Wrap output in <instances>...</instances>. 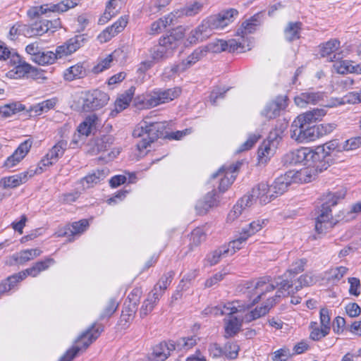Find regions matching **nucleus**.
<instances>
[{"label":"nucleus","instance_id":"nucleus-62","mask_svg":"<svg viewBox=\"0 0 361 361\" xmlns=\"http://www.w3.org/2000/svg\"><path fill=\"white\" fill-rule=\"evenodd\" d=\"M247 239V235H243L240 232L239 236L236 239L231 241L228 243V245L226 246L230 248L229 255H232L236 252V250H239L242 247V244L245 243Z\"/></svg>","mask_w":361,"mask_h":361},{"label":"nucleus","instance_id":"nucleus-39","mask_svg":"<svg viewBox=\"0 0 361 361\" xmlns=\"http://www.w3.org/2000/svg\"><path fill=\"white\" fill-rule=\"evenodd\" d=\"M58 52L59 47H56V52L51 51H40V53L38 54L37 56H35V59H33V61L39 65L42 66L51 64L55 61L56 59H60Z\"/></svg>","mask_w":361,"mask_h":361},{"label":"nucleus","instance_id":"nucleus-2","mask_svg":"<svg viewBox=\"0 0 361 361\" xmlns=\"http://www.w3.org/2000/svg\"><path fill=\"white\" fill-rule=\"evenodd\" d=\"M103 331L104 326L102 325L96 326V324H92L75 340L76 345L68 350L59 361H72L81 350L87 349L99 336Z\"/></svg>","mask_w":361,"mask_h":361},{"label":"nucleus","instance_id":"nucleus-7","mask_svg":"<svg viewBox=\"0 0 361 361\" xmlns=\"http://www.w3.org/2000/svg\"><path fill=\"white\" fill-rule=\"evenodd\" d=\"M10 63L14 66L13 69L8 72L11 76L16 78L23 77L36 78L39 75L37 68L23 61L18 53H15V54L12 56Z\"/></svg>","mask_w":361,"mask_h":361},{"label":"nucleus","instance_id":"nucleus-28","mask_svg":"<svg viewBox=\"0 0 361 361\" xmlns=\"http://www.w3.org/2000/svg\"><path fill=\"white\" fill-rule=\"evenodd\" d=\"M89 226L87 219H81L79 221L73 222L71 225H67L60 231L59 236L73 237L77 234L84 232Z\"/></svg>","mask_w":361,"mask_h":361},{"label":"nucleus","instance_id":"nucleus-45","mask_svg":"<svg viewBox=\"0 0 361 361\" xmlns=\"http://www.w3.org/2000/svg\"><path fill=\"white\" fill-rule=\"evenodd\" d=\"M202 7V6L200 4L195 2L192 4L182 8L180 10L172 12L171 16H173V18H179L183 16H192L197 14L201 10Z\"/></svg>","mask_w":361,"mask_h":361},{"label":"nucleus","instance_id":"nucleus-42","mask_svg":"<svg viewBox=\"0 0 361 361\" xmlns=\"http://www.w3.org/2000/svg\"><path fill=\"white\" fill-rule=\"evenodd\" d=\"M237 312L236 307H226V305L221 306H214V307H208L205 308L202 314L204 315H224V314H233Z\"/></svg>","mask_w":361,"mask_h":361},{"label":"nucleus","instance_id":"nucleus-22","mask_svg":"<svg viewBox=\"0 0 361 361\" xmlns=\"http://www.w3.org/2000/svg\"><path fill=\"white\" fill-rule=\"evenodd\" d=\"M323 92L309 90L295 96L294 102L298 106L304 108L306 107L307 104H317L323 100Z\"/></svg>","mask_w":361,"mask_h":361},{"label":"nucleus","instance_id":"nucleus-23","mask_svg":"<svg viewBox=\"0 0 361 361\" xmlns=\"http://www.w3.org/2000/svg\"><path fill=\"white\" fill-rule=\"evenodd\" d=\"M219 200L216 198V191L212 190L209 192L202 199L199 200L195 205L197 213L200 215L206 214L209 209L216 207Z\"/></svg>","mask_w":361,"mask_h":361},{"label":"nucleus","instance_id":"nucleus-13","mask_svg":"<svg viewBox=\"0 0 361 361\" xmlns=\"http://www.w3.org/2000/svg\"><path fill=\"white\" fill-rule=\"evenodd\" d=\"M244 197L250 198L251 205L257 200L261 204H266L274 199V193L269 192V185L266 183H259L252 189L250 193Z\"/></svg>","mask_w":361,"mask_h":361},{"label":"nucleus","instance_id":"nucleus-53","mask_svg":"<svg viewBox=\"0 0 361 361\" xmlns=\"http://www.w3.org/2000/svg\"><path fill=\"white\" fill-rule=\"evenodd\" d=\"M12 262L10 264H23L25 262L32 259L30 252L28 250H22L20 252L16 253L11 257Z\"/></svg>","mask_w":361,"mask_h":361},{"label":"nucleus","instance_id":"nucleus-64","mask_svg":"<svg viewBox=\"0 0 361 361\" xmlns=\"http://www.w3.org/2000/svg\"><path fill=\"white\" fill-rule=\"evenodd\" d=\"M293 355L290 350L286 348H282L276 350L273 353V361H288V360Z\"/></svg>","mask_w":361,"mask_h":361},{"label":"nucleus","instance_id":"nucleus-18","mask_svg":"<svg viewBox=\"0 0 361 361\" xmlns=\"http://www.w3.org/2000/svg\"><path fill=\"white\" fill-rule=\"evenodd\" d=\"M37 173V169L35 171H25L13 176L2 178L0 180V185L5 189L15 188L25 183L28 180L29 177L33 176Z\"/></svg>","mask_w":361,"mask_h":361},{"label":"nucleus","instance_id":"nucleus-47","mask_svg":"<svg viewBox=\"0 0 361 361\" xmlns=\"http://www.w3.org/2000/svg\"><path fill=\"white\" fill-rule=\"evenodd\" d=\"M25 109V105L20 102H13L1 106L0 108V114L4 118H8L17 112L23 111Z\"/></svg>","mask_w":361,"mask_h":361},{"label":"nucleus","instance_id":"nucleus-37","mask_svg":"<svg viewBox=\"0 0 361 361\" xmlns=\"http://www.w3.org/2000/svg\"><path fill=\"white\" fill-rule=\"evenodd\" d=\"M78 4L73 0H65L56 4L45 5L46 8L41 6L40 10L42 13H46L47 11L52 12H65L69 8H73Z\"/></svg>","mask_w":361,"mask_h":361},{"label":"nucleus","instance_id":"nucleus-54","mask_svg":"<svg viewBox=\"0 0 361 361\" xmlns=\"http://www.w3.org/2000/svg\"><path fill=\"white\" fill-rule=\"evenodd\" d=\"M206 238V235L202 231V229L200 228H197L194 229L191 233L190 236V249H192V247H197L200 245L202 242L204 241Z\"/></svg>","mask_w":361,"mask_h":361},{"label":"nucleus","instance_id":"nucleus-8","mask_svg":"<svg viewBox=\"0 0 361 361\" xmlns=\"http://www.w3.org/2000/svg\"><path fill=\"white\" fill-rule=\"evenodd\" d=\"M181 93V89L176 87L166 90L155 89L149 95L147 104L151 106H157L159 104L169 102L177 98Z\"/></svg>","mask_w":361,"mask_h":361},{"label":"nucleus","instance_id":"nucleus-15","mask_svg":"<svg viewBox=\"0 0 361 361\" xmlns=\"http://www.w3.org/2000/svg\"><path fill=\"white\" fill-rule=\"evenodd\" d=\"M290 131L291 137L300 142H310L319 138L315 125L291 127Z\"/></svg>","mask_w":361,"mask_h":361},{"label":"nucleus","instance_id":"nucleus-40","mask_svg":"<svg viewBox=\"0 0 361 361\" xmlns=\"http://www.w3.org/2000/svg\"><path fill=\"white\" fill-rule=\"evenodd\" d=\"M86 75V71L81 64H76L66 69L63 78L67 81H72L76 78H82Z\"/></svg>","mask_w":361,"mask_h":361},{"label":"nucleus","instance_id":"nucleus-36","mask_svg":"<svg viewBox=\"0 0 361 361\" xmlns=\"http://www.w3.org/2000/svg\"><path fill=\"white\" fill-rule=\"evenodd\" d=\"M24 279H25V274L23 272H18L7 277L5 281L0 283V295L13 288L18 283Z\"/></svg>","mask_w":361,"mask_h":361},{"label":"nucleus","instance_id":"nucleus-43","mask_svg":"<svg viewBox=\"0 0 361 361\" xmlns=\"http://www.w3.org/2000/svg\"><path fill=\"white\" fill-rule=\"evenodd\" d=\"M258 20L256 16L251 17L249 20L243 22L237 30V35L244 37L245 35L251 34L255 32L258 25Z\"/></svg>","mask_w":361,"mask_h":361},{"label":"nucleus","instance_id":"nucleus-27","mask_svg":"<svg viewBox=\"0 0 361 361\" xmlns=\"http://www.w3.org/2000/svg\"><path fill=\"white\" fill-rule=\"evenodd\" d=\"M135 87H131L124 94H121L115 102L114 109L111 110L110 116L115 117L118 113L126 109L131 102L134 92Z\"/></svg>","mask_w":361,"mask_h":361},{"label":"nucleus","instance_id":"nucleus-1","mask_svg":"<svg viewBox=\"0 0 361 361\" xmlns=\"http://www.w3.org/2000/svg\"><path fill=\"white\" fill-rule=\"evenodd\" d=\"M168 123L164 122H148L142 121L133 130L134 137H142V140L137 144V149L140 151L145 149L151 143L159 137L166 136V128Z\"/></svg>","mask_w":361,"mask_h":361},{"label":"nucleus","instance_id":"nucleus-61","mask_svg":"<svg viewBox=\"0 0 361 361\" xmlns=\"http://www.w3.org/2000/svg\"><path fill=\"white\" fill-rule=\"evenodd\" d=\"M314 325H317V323L312 322L310 324V327L313 329L310 333V338L313 341H319L329 334L330 331L328 330V328H323V326H321V329L318 327L313 328Z\"/></svg>","mask_w":361,"mask_h":361},{"label":"nucleus","instance_id":"nucleus-19","mask_svg":"<svg viewBox=\"0 0 361 361\" xmlns=\"http://www.w3.org/2000/svg\"><path fill=\"white\" fill-rule=\"evenodd\" d=\"M277 279L280 281H276L274 283L276 288L278 287V290H276L275 295L271 298L276 299V303L281 297L288 296L295 293L291 292L292 290H295L292 277L288 276L287 274H285L283 276L278 277Z\"/></svg>","mask_w":361,"mask_h":361},{"label":"nucleus","instance_id":"nucleus-12","mask_svg":"<svg viewBox=\"0 0 361 361\" xmlns=\"http://www.w3.org/2000/svg\"><path fill=\"white\" fill-rule=\"evenodd\" d=\"M87 42V35H77L70 38L63 44L59 46V58H63L75 52Z\"/></svg>","mask_w":361,"mask_h":361},{"label":"nucleus","instance_id":"nucleus-38","mask_svg":"<svg viewBox=\"0 0 361 361\" xmlns=\"http://www.w3.org/2000/svg\"><path fill=\"white\" fill-rule=\"evenodd\" d=\"M242 326V321L236 317H233L228 320H225V338H228L235 336Z\"/></svg>","mask_w":361,"mask_h":361},{"label":"nucleus","instance_id":"nucleus-63","mask_svg":"<svg viewBox=\"0 0 361 361\" xmlns=\"http://www.w3.org/2000/svg\"><path fill=\"white\" fill-rule=\"evenodd\" d=\"M263 224L264 221L262 222L259 220L254 221L251 222L247 227L243 228L241 233L243 235H247L248 238L250 236L260 231L262 228Z\"/></svg>","mask_w":361,"mask_h":361},{"label":"nucleus","instance_id":"nucleus-11","mask_svg":"<svg viewBox=\"0 0 361 361\" xmlns=\"http://www.w3.org/2000/svg\"><path fill=\"white\" fill-rule=\"evenodd\" d=\"M310 148L302 147L285 154L283 157V162L287 165L302 164L304 166H310Z\"/></svg>","mask_w":361,"mask_h":361},{"label":"nucleus","instance_id":"nucleus-44","mask_svg":"<svg viewBox=\"0 0 361 361\" xmlns=\"http://www.w3.org/2000/svg\"><path fill=\"white\" fill-rule=\"evenodd\" d=\"M49 23H52V21L47 19L41 20L39 22H36L32 26H30L27 32L30 36L42 35L50 29Z\"/></svg>","mask_w":361,"mask_h":361},{"label":"nucleus","instance_id":"nucleus-25","mask_svg":"<svg viewBox=\"0 0 361 361\" xmlns=\"http://www.w3.org/2000/svg\"><path fill=\"white\" fill-rule=\"evenodd\" d=\"M211 35L212 33L209 32V30L202 22L200 25L190 32L187 42L190 45L197 44L207 39Z\"/></svg>","mask_w":361,"mask_h":361},{"label":"nucleus","instance_id":"nucleus-4","mask_svg":"<svg viewBox=\"0 0 361 361\" xmlns=\"http://www.w3.org/2000/svg\"><path fill=\"white\" fill-rule=\"evenodd\" d=\"M183 37L182 33L171 32L170 35L161 37L159 44L151 49L152 58L160 61L169 57L173 51L178 47L179 39Z\"/></svg>","mask_w":361,"mask_h":361},{"label":"nucleus","instance_id":"nucleus-34","mask_svg":"<svg viewBox=\"0 0 361 361\" xmlns=\"http://www.w3.org/2000/svg\"><path fill=\"white\" fill-rule=\"evenodd\" d=\"M54 263V259L50 257L47 258L44 260L39 261L35 263L31 267L26 269L21 272L25 274V277L27 276H32L35 277L37 276L41 271L47 269L50 264Z\"/></svg>","mask_w":361,"mask_h":361},{"label":"nucleus","instance_id":"nucleus-30","mask_svg":"<svg viewBox=\"0 0 361 361\" xmlns=\"http://www.w3.org/2000/svg\"><path fill=\"white\" fill-rule=\"evenodd\" d=\"M276 304L275 298L267 299L266 304L261 307H257L245 315V319L250 322L255 320L269 312L270 309Z\"/></svg>","mask_w":361,"mask_h":361},{"label":"nucleus","instance_id":"nucleus-60","mask_svg":"<svg viewBox=\"0 0 361 361\" xmlns=\"http://www.w3.org/2000/svg\"><path fill=\"white\" fill-rule=\"evenodd\" d=\"M173 16L171 13L165 18V20L159 19L155 21L151 25V32L150 34H154L159 32L161 27H166L168 25L173 23Z\"/></svg>","mask_w":361,"mask_h":361},{"label":"nucleus","instance_id":"nucleus-24","mask_svg":"<svg viewBox=\"0 0 361 361\" xmlns=\"http://www.w3.org/2000/svg\"><path fill=\"white\" fill-rule=\"evenodd\" d=\"M319 171L314 166H306L295 172L291 171L293 182L310 183L315 178Z\"/></svg>","mask_w":361,"mask_h":361},{"label":"nucleus","instance_id":"nucleus-21","mask_svg":"<svg viewBox=\"0 0 361 361\" xmlns=\"http://www.w3.org/2000/svg\"><path fill=\"white\" fill-rule=\"evenodd\" d=\"M326 112L322 109H314L312 111H307L303 114L299 115L293 122L291 127L301 126H311L312 123L324 116Z\"/></svg>","mask_w":361,"mask_h":361},{"label":"nucleus","instance_id":"nucleus-57","mask_svg":"<svg viewBox=\"0 0 361 361\" xmlns=\"http://www.w3.org/2000/svg\"><path fill=\"white\" fill-rule=\"evenodd\" d=\"M114 142V137L111 135H104L96 141V149L98 152L107 151Z\"/></svg>","mask_w":361,"mask_h":361},{"label":"nucleus","instance_id":"nucleus-59","mask_svg":"<svg viewBox=\"0 0 361 361\" xmlns=\"http://www.w3.org/2000/svg\"><path fill=\"white\" fill-rule=\"evenodd\" d=\"M241 165H242V163L240 161H238L235 164L231 165L228 167L222 166L216 172L214 173L212 175L211 178L215 179L220 175H222L224 173L226 174V173H228V176H231V175H233V173H234L238 171V169H240Z\"/></svg>","mask_w":361,"mask_h":361},{"label":"nucleus","instance_id":"nucleus-46","mask_svg":"<svg viewBox=\"0 0 361 361\" xmlns=\"http://www.w3.org/2000/svg\"><path fill=\"white\" fill-rule=\"evenodd\" d=\"M250 201L249 197H245L243 196L240 200H238L237 204L233 206L232 211L228 215V219L234 220L237 218L240 214H241L243 209L251 206Z\"/></svg>","mask_w":361,"mask_h":361},{"label":"nucleus","instance_id":"nucleus-51","mask_svg":"<svg viewBox=\"0 0 361 361\" xmlns=\"http://www.w3.org/2000/svg\"><path fill=\"white\" fill-rule=\"evenodd\" d=\"M334 66L336 70L337 73L340 74H346L348 73H358V68L361 71V68H360L359 66L355 67L350 64V63L348 61H340L334 64Z\"/></svg>","mask_w":361,"mask_h":361},{"label":"nucleus","instance_id":"nucleus-52","mask_svg":"<svg viewBox=\"0 0 361 361\" xmlns=\"http://www.w3.org/2000/svg\"><path fill=\"white\" fill-rule=\"evenodd\" d=\"M29 29L30 26L27 25L16 23L11 27L9 37L11 40H15L19 35H29L27 32Z\"/></svg>","mask_w":361,"mask_h":361},{"label":"nucleus","instance_id":"nucleus-26","mask_svg":"<svg viewBox=\"0 0 361 361\" xmlns=\"http://www.w3.org/2000/svg\"><path fill=\"white\" fill-rule=\"evenodd\" d=\"M287 128L288 122L285 120H278L274 128L269 132L266 142L272 144L273 147H277Z\"/></svg>","mask_w":361,"mask_h":361},{"label":"nucleus","instance_id":"nucleus-55","mask_svg":"<svg viewBox=\"0 0 361 361\" xmlns=\"http://www.w3.org/2000/svg\"><path fill=\"white\" fill-rule=\"evenodd\" d=\"M118 307V303L115 299L111 298L102 312L99 315V320H103L106 318H110L113 314L116 311Z\"/></svg>","mask_w":361,"mask_h":361},{"label":"nucleus","instance_id":"nucleus-10","mask_svg":"<svg viewBox=\"0 0 361 361\" xmlns=\"http://www.w3.org/2000/svg\"><path fill=\"white\" fill-rule=\"evenodd\" d=\"M68 146L66 140H59L46 154V156L39 161V173L43 171V167L49 166L57 161L59 157H61Z\"/></svg>","mask_w":361,"mask_h":361},{"label":"nucleus","instance_id":"nucleus-32","mask_svg":"<svg viewBox=\"0 0 361 361\" xmlns=\"http://www.w3.org/2000/svg\"><path fill=\"white\" fill-rule=\"evenodd\" d=\"M230 248L227 247L226 245L219 247L216 250L210 252L206 256L204 262L205 265L214 266L219 263L222 257H226L229 255Z\"/></svg>","mask_w":361,"mask_h":361},{"label":"nucleus","instance_id":"nucleus-14","mask_svg":"<svg viewBox=\"0 0 361 361\" xmlns=\"http://www.w3.org/2000/svg\"><path fill=\"white\" fill-rule=\"evenodd\" d=\"M247 288L253 287L257 296L253 300L252 303H257L262 298V296L267 293L273 291L276 288L275 283L272 282L271 276H264L257 282L250 281L247 283Z\"/></svg>","mask_w":361,"mask_h":361},{"label":"nucleus","instance_id":"nucleus-49","mask_svg":"<svg viewBox=\"0 0 361 361\" xmlns=\"http://www.w3.org/2000/svg\"><path fill=\"white\" fill-rule=\"evenodd\" d=\"M226 41L223 39H215L204 46L203 48L205 50L206 54L207 52L221 53L226 51Z\"/></svg>","mask_w":361,"mask_h":361},{"label":"nucleus","instance_id":"nucleus-31","mask_svg":"<svg viewBox=\"0 0 361 361\" xmlns=\"http://www.w3.org/2000/svg\"><path fill=\"white\" fill-rule=\"evenodd\" d=\"M106 175L107 172L104 169L96 170L82 178L80 183L84 188H92L94 185L103 180L106 178Z\"/></svg>","mask_w":361,"mask_h":361},{"label":"nucleus","instance_id":"nucleus-56","mask_svg":"<svg viewBox=\"0 0 361 361\" xmlns=\"http://www.w3.org/2000/svg\"><path fill=\"white\" fill-rule=\"evenodd\" d=\"M239 350L240 347L236 343L227 342L224 348V355L230 360L237 358Z\"/></svg>","mask_w":361,"mask_h":361},{"label":"nucleus","instance_id":"nucleus-29","mask_svg":"<svg viewBox=\"0 0 361 361\" xmlns=\"http://www.w3.org/2000/svg\"><path fill=\"white\" fill-rule=\"evenodd\" d=\"M176 349V345L173 342H161L153 348L152 356L157 361H164L170 355L171 351Z\"/></svg>","mask_w":361,"mask_h":361},{"label":"nucleus","instance_id":"nucleus-5","mask_svg":"<svg viewBox=\"0 0 361 361\" xmlns=\"http://www.w3.org/2000/svg\"><path fill=\"white\" fill-rule=\"evenodd\" d=\"M82 104L81 109L85 112L99 110L106 106L109 100V96L107 93L97 89L85 91L82 92Z\"/></svg>","mask_w":361,"mask_h":361},{"label":"nucleus","instance_id":"nucleus-35","mask_svg":"<svg viewBox=\"0 0 361 361\" xmlns=\"http://www.w3.org/2000/svg\"><path fill=\"white\" fill-rule=\"evenodd\" d=\"M339 42L336 39L329 40L320 46V55L322 57H327L330 61L337 60L335 51L338 48Z\"/></svg>","mask_w":361,"mask_h":361},{"label":"nucleus","instance_id":"nucleus-41","mask_svg":"<svg viewBox=\"0 0 361 361\" xmlns=\"http://www.w3.org/2000/svg\"><path fill=\"white\" fill-rule=\"evenodd\" d=\"M277 147H273V145L266 141L259 147L257 151L258 159L260 164H266L269 157L274 154Z\"/></svg>","mask_w":361,"mask_h":361},{"label":"nucleus","instance_id":"nucleus-3","mask_svg":"<svg viewBox=\"0 0 361 361\" xmlns=\"http://www.w3.org/2000/svg\"><path fill=\"white\" fill-rule=\"evenodd\" d=\"M338 198L335 194L329 193L326 201L319 208L318 216L315 219V231L317 234H325L336 225L331 207L337 204Z\"/></svg>","mask_w":361,"mask_h":361},{"label":"nucleus","instance_id":"nucleus-48","mask_svg":"<svg viewBox=\"0 0 361 361\" xmlns=\"http://www.w3.org/2000/svg\"><path fill=\"white\" fill-rule=\"evenodd\" d=\"M57 103L56 98H51L44 100L30 108V111H35L36 114L39 115L42 112H47L50 109H54Z\"/></svg>","mask_w":361,"mask_h":361},{"label":"nucleus","instance_id":"nucleus-20","mask_svg":"<svg viewBox=\"0 0 361 361\" xmlns=\"http://www.w3.org/2000/svg\"><path fill=\"white\" fill-rule=\"evenodd\" d=\"M292 182H293V176L291 171H288L276 178L273 184L269 185V192L274 193L275 198L283 194Z\"/></svg>","mask_w":361,"mask_h":361},{"label":"nucleus","instance_id":"nucleus-16","mask_svg":"<svg viewBox=\"0 0 361 361\" xmlns=\"http://www.w3.org/2000/svg\"><path fill=\"white\" fill-rule=\"evenodd\" d=\"M288 97L286 95L277 96L274 100L269 102L262 111V115L269 119L275 118L279 116L280 111L288 106Z\"/></svg>","mask_w":361,"mask_h":361},{"label":"nucleus","instance_id":"nucleus-17","mask_svg":"<svg viewBox=\"0 0 361 361\" xmlns=\"http://www.w3.org/2000/svg\"><path fill=\"white\" fill-rule=\"evenodd\" d=\"M32 142L31 139H27L20 143L15 152L5 161L4 166L11 168L19 163L29 152Z\"/></svg>","mask_w":361,"mask_h":361},{"label":"nucleus","instance_id":"nucleus-9","mask_svg":"<svg viewBox=\"0 0 361 361\" xmlns=\"http://www.w3.org/2000/svg\"><path fill=\"white\" fill-rule=\"evenodd\" d=\"M310 166H314L319 171V173L326 170L333 163V155L326 152L324 147L317 146L315 149H311Z\"/></svg>","mask_w":361,"mask_h":361},{"label":"nucleus","instance_id":"nucleus-33","mask_svg":"<svg viewBox=\"0 0 361 361\" xmlns=\"http://www.w3.org/2000/svg\"><path fill=\"white\" fill-rule=\"evenodd\" d=\"M302 23L301 22H289L284 29V36L286 39L292 42L300 37Z\"/></svg>","mask_w":361,"mask_h":361},{"label":"nucleus","instance_id":"nucleus-58","mask_svg":"<svg viewBox=\"0 0 361 361\" xmlns=\"http://www.w3.org/2000/svg\"><path fill=\"white\" fill-rule=\"evenodd\" d=\"M260 137L261 135L258 133L250 134L247 140L239 147V148L236 150V152L240 153L250 149L254 147Z\"/></svg>","mask_w":361,"mask_h":361},{"label":"nucleus","instance_id":"nucleus-6","mask_svg":"<svg viewBox=\"0 0 361 361\" xmlns=\"http://www.w3.org/2000/svg\"><path fill=\"white\" fill-rule=\"evenodd\" d=\"M238 15L235 8L223 10L216 15H212L202 20L204 26L212 34L214 30L222 29L233 22V18Z\"/></svg>","mask_w":361,"mask_h":361},{"label":"nucleus","instance_id":"nucleus-50","mask_svg":"<svg viewBox=\"0 0 361 361\" xmlns=\"http://www.w3.org/2000/svg\"><path fill=\"white\" fill-rule=\"evenodd\" d=\"M206 55L205 50L203 47L197 48L193 52L188 56L185 60H183L187 68H190L194 65L196 62L200 61Z\"/></svg>","mask_w":361,"mask_h":361}]
</instances>
